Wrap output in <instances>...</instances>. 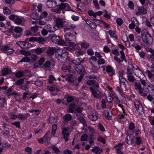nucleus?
<instances>
[{
  "label": "nucleus",
  "instance_id": "nucleus-1",
  "mask_svg": "<svg viewBox=\"0 0 154 154\" xmlns=\"http://www.w3.org/2000/svg\"><path fill=\"white\" fill-rule=\"evenodd\" d=\"M87 84L89 86H93L90 88L91 91L93 96H100V93L96 90L99 88V85L98 83L94 79H90L87 81Z\"/></svg>",
  "mask_w": 154,
  "mask_h": 154
},
{
  "label": "nucleus",
  "instance_id": "nucleus-2",
  "mask_svg": "<svg viewBox=\"0 0 154 154\" xmlns=\"http://www.w3.org/2000/svg\"><path fill=\"white\" fill-rule=\"evenodd\" d=\"M60 53L56 54V57L58 60L62 63H65L68 57V54L65 50H60Z\"/></svg>",
  "mask_w": 154,
  "mask_h": 154
},
{
  "label": "nucleus",
  "instance_id": "nucleus-3",
  "mask_svg": "<svg viewBox=\"0 0 154 154\" xmlns=\"http://www.w3.org/2000/svg\"><path fill=\"white\" fill-rule=\"evenodd\" d=\"M66 41L69 45L75 46V44L74 42H71L75 40L76 38V36L70 32H68L64 35Z\"/></svg>",
  "mask_w": 154,
  "mask_h": 154
},
{
  "label": "nucleus",
  "instance_id": "nucleus-4",
  "mask_svg": "<svg viewBox=\"0 0 154 154\" xmlns=\"http://www.w3.org/2000/svg\"><path fill=\"white\" fill-rule=\"evenodd\" d=\"M134 87L135 89L139 91V93L141 94V95L143 96H152L151 95L144 92L141 88V85L140 83L134 82Z\"/></svg>",
  "mask_w": 154,
  "mask_h": 154
},
{
  "label": "nucleus",
  "instance_id": "nucleus-5",
  "mask_svg": "<svg viewBox=\"0 0 154 154\" xmlns=\"http://www.w3.org/2000/svg\"><path fill=\"white\" fill-rule=\"evenodd\" d=\"M147 35L143 34L142 35L143 40L145 43L148 44H150L153 42V38L152 37L149 35L148 31H146Z\"/></svg>",
  "mask_w": 154,
  "mask_h": 154
},
{
  "label": "nucleus",
  "instance_id": "nucleus-6",
  "mask_svg": "<svg viewBox=\"0 0 154 154\" xmlns=\"http://www.w3.org/2000/svg\"><path fill=\"white\" fill-rule=\"evenodd\" d=\"M136 110L139 115L143 114L144 113V110L142 105L137 100H135L134 102Z\"/></svg>",
  "mask_w": 154,
  "mask_h": 154
},
{
  "label": "nucleus",
  "instance_id": "nucleus-7",
  "mask_svg": "<svg viewBox=\"0 0 154 154\" xmlns=\"http://www.w3.org/2000/svg\"><path fill=\"white\" fill-rule=\"evenodd\" d=\"M1 50L4 51V53L7 55H11L14 52V50L8 45L3 46L0 48Z\"/></svg>",
  "mask_w": 154,
  "mask_h": 154
},
{
  "label": "nucleus",
  "instance_id": "nucleus-8",
  "mask_svg": "<svg viewBox=\"0 0 154 154\" xmlns=\"http://www.w3.org/2000/svg\"><path fill=\"white\" fill-rule=\"evenodd\" d=\"M29 41H36L40 44H43L46 41V39L44 38L40 37L36 38L32 37L29 38Z\"/></svg>",
  "mask_w": 154,
  "mask_h": 154
},
{
  "label": "nucleus",
  "instance_id": "nucleus-9",
  "mask_svg": "<svg viewBox=\"0 0 154 154\" xmlns=\"http://www.w3.org/2000/svg\"><path fill=\"white\" fill-rule=\"evenodd\" d=\"M62 134L63 135V138L66 141L68 140V138L69 135V128L68 127H66L63 128Z\"/></svg>",
  "mask_w": 154,
  "mask_h": 154
},
{
  "label": "nucleus",
  "instance_id": "nucleus-10",
  "mask_svg": "<svg viewBox=\"0 0 154 154\" xmlns=\"http://www.w3.org/2000/svg\"><path fill=\"white\" fill-rule=\"evenodd\" d=\"M16 44L19 45L22 48L25 49L29 48L30 45L28 42L23 41L17 42H16Z\"/></svg>",
  "mask_w": 154,
  "mask_h": 154
},
{
  "label": "nucleus",
  "instance_id": "nucleus-11",
  "mask_svg": "<svg viewBox=\"0 0 154 154\" xmlns=\"http://www.w3.org/2000/svg\"><path fill=\"white\" fill-rule=\"evenodd\" d=\"M56 25L59 28H62L64 26L65 22L61 18H58L56 20Z\"/></svg>",
  "mask_w": 154,
  "mask_h": 154
},
{
  "label": "nucleus",
  "instance_id": "nucleus-12",
  "mask_svg": "<svg viewBox=\"0 0 154 154\" xmlns=\"http://www.w3.org/2000/svg\"><path fill=\"white\" fill-rule=\"evenodd\" d=\"M106 71L109 76H111L115 74V71L110 65H108L106 67Z\"/></svg>",
  "mask_w": 154,
  "mask_h": 154
},
{
  "label": "nucleus",
  "instance_id": "nucleus-13",
  "mask_svg": "<svg viewBox=\"0 0 154 154\" xmlns=\"http://www.w3.org/2000/svg\"><path fill=\"white\" fill-rule=\"evenodd\" d=\"M61 10H64L66 11L70 10L71 8L70 6L66 3L61 4L59 7Z\"/></svg>",
  "mask_w": 154,
  "mask_h": 154
},
{
  "label": "nucleus",
  "instance_id": "nucleus-14",
  "mask_svg": "<svg viewBox=\"0 0 154 154\" xmlns=\"http://www.w3.org/2000/svg\"><path fill=\"white\" fill-rule=\"evenodd\" d=\"M75 70L80 74H82L85 71V69L83 66L81 65L76 66L75 67Z\"/></svg>",
  "mask_w": 154,
  "mask_h": 154
},
{
  "label": "nucleus",
  "instance_id": "nucleus-15",
  "mask_svg": "<svg viewBox=\"0 0 154 154\" xmlns=\"http://www.w3.org/2000/svg\"><path fill=\"white\" fill-rule=\"evenodd\" d=\"M76 116L78 120H79L80 122L83 124L84 127L87 126L85 119H84L83 117L80 114H76Z\"/></svg>",
  "mask_w": 154,
  "mask_h": 154
},
{
  "label": "nucleus",
  "instance_id": "nucleus-16",
  "mask_svg": "<svg viewBox=\"0 0 154 154\" xmlns=\"http://www.w3.org/2000/svg\"><path fill=\"white\" fill-rule=\"evenodd\" d=\"M15 23L18 25H23L25 22V20L23 18H20L18 16L14 20Z\"/></svg>",
  "mask_w": 154,
  "mask_h": 154
},
{
  "label": "nucleus",
  "instance_id": "nucleus-17",
  "mask_svg": "<svg viewBox=\"0 0 154 154\" xmlns=\"http://www.w3.org/2000/svg\"><path fill=\"white\" fill-rule=\"evenodd\" d=\"M136 71L134 72L135 75L138 78H141V77L143 76V74L142 71L140 70L138 67L137 66L135 69Z\"/></svg>",
  "mask_w": 154,
  "mask_h": 154
},
{
  "label": "nucleus",
  "instance_id": "nucleus-18",
  "mask_svg": "<svg viewBox=\"0 0 154 154\" xmlns=\"http://www.w3.org/2000/svg\"><path fill=\"white\" fill-rule=\"evenodd\" d=\"M14 86H11L8 88L7 90V94H10L11 95H19L15 91H13L11 93L12 90L14 89Z\"/></svg>",
  "mask_w": 154,
  "mask_h": 154
},
{
  "label": "nucleus",
  "instance_id": "nucleus-19",
  "mask_svg": "<svg viewBox=\"0 0 154 154\" xmlns=\"http://www.w3.org/2000/svg\"><path fill=\"white\" fill-rule=\"evenodd\" d=\"M147 13L146 10L143 7L138 8V11L136 13V14L139 15L141 14H144Z\"/></svg>",
  "mask_w": 154,
  "mask_h": 154
},
{
  "label": "nucleus",
  "instance_id": "nucleus-20",
  "mask_svg": "<svg viewBox=\"0 0 154 154\" xmlns=\"http://www.w3.org/2000/svg\"><path fill=\"white\" fill-rule=\"evenodd\" d=\"M103 115L106 119L109 120V118L112 116V112L108 110H105L103 112Z\"/></svg>",
  "mask_w": 154,
  "mask_h": 154
},
{
  "label": "nucleus",
  "instance_id": "nucleus-21",
  "mask_svg": "<svg viewBox=\"0 0 154 154\" xmlns=\"http://www.w3.org/2000/svg\"><path fill=\"white\" fill-rule=\"evenodd\" d=\"M14 26H11L8 30V32L10 33V35L11 36L12 35L15 38L19 37L20 36V35H17V34H15V33H14L13 31H14Z\"/></svg>",
  "mask_w": 154,
  "mask_h": 154
},
{
  "label": "nucleus",
  "instance_id": "nucleus-22",
  "mask_svg": "<svg viewBox=\"0 0 154 154\" xmlns=\"http://www.w3.org/2000/svg\"><path fill=\"white\" fill-rule=\"evenodd\" d=\"M126 139L127 143L128 144H132L134 141V136L133 134H131L127 136Z\"/></svg>",
  "mask_w": 154,
  "mask_h": 154
},
{
  "label": "nucleus",
  "instance_id": "nucleus-23",
  "mask_svg": "<svg viewBox=\"0 0 154 154\" xmlns=\"http://www.w3.org/2000/svg\"><path fill=\"white\" fill-rule=\"evenodd\" d=\"M56 50L55 47L49 48L47 49V53L49 56H51L54 54Z\"/></svg>",
  "mask_w": 154,
  "mask_h": 154
},
{
  "label": "nucleus",
  "instance_id": "nucleus-24",
  "mask_svg": "<svg viewBox=\"0 0 154 154\" xmlns=\"http://www.w3.org/2000/svg\"><path fill=\"white\" fill-rule=\"evenodd\" d=\"M75 105L74 103H71L69 106V111L68 112L70 113H74V109L75 108Z\"/></svg>",
  "mask_w": 154,
  "mask_h": 154
},
{
  "label": "nucleus",
  "instance_id": "nucleus-25",
  "mask_svg": "<svg viewBox=\"0 0 154 154\" xmlns=\"http://www.w3.org/2000/svg\"><path fill=\"white\" fill-rule=\"evenodd\" d=\"M30 17L32 19L37 20H40L41 18L40 16L38 15L36 13H33L31 15Z\"/></svg>",
  "mask_w": 154,
  "mask_h": 154
},
{
  "label": "nucleus",
  "instance_id": "nucleus-26",
  "mask_svg": "<svg viewBox=\"0 0 154 154\" xmlns=\"http://www.w3.org/2000/svg\"><path fill=\"white\" fill-rule=\"evenodd\" d=\"M102 151V150L100 149L99 147L97 146H94L92 149V152L96 154H100Z\"/></svg>",
  "mask_w": 154,
  "mask_h": 154
},
{
  "label": "nucleus",
  "instance_id": "nucleus-27",
  "mask_svg": "<svg viewBox=\"0 0 154 154\" xmlns=\"http://www.w3.org/2000/svg\"><path fill=\"white\" fill-rule=\"evenodd\" d=\"M63 118L64 121L68 122L71 120L72 116L70 114H68L64 115Z\"/></svg>",
  "mask_w": 154,
  "mask_h": 154
},
{
  "label": "nucleus",
  "instance_id": "nucleus-28",
  "mask_svg": "<svg viewBox=\"0 0 154 154\" xmlns=\"http://www.w3.org/2000/svg\"><path fill=\"white\" fill-rule=\"evenodd\" d=\"M49 132H48L46 133L44 136L42 138L38 140L39 142L40 143H43V141L47 142L48 141V134Z\"/></svg>",
  "mask_w": 154,
  "mask_h": 154
},
{
  "label": "nucleus",
  "instance_id": "nucleus-29",
  "mask_svg": "<svg viewBox=\"0 0 154 154\" xmlns=\"http://www.w3.org/2000/svg\"><path fill=\"white\" fill-rule=\"evenodd\" d=\"M97 59L96 57L95 56H92L90 59L89 62L92 66H94L95 65V63H96L97 64Z\"/></svg>",
  "mask_w": 154,
  "mask_h": 154
},
{
  "label": "nucleus",
  "instance_id": "nucleus-30",
  "mask_svg": "<svg viewBox=\"0 0 154 154\" xmlns=\"http://www.w3.org/2000/svg\"><path fill=\"white\" fill-rule=\"evenodd\" d=\"M60 37L55 35H53L51 38V40L52 42L55 43H57L59 42L60 40Z\"/></svg>",
  "mask_w": 154,
  "mask_h": 154
},
{
  "label": "nucleus",
  "instance_id": "nucleus-31",
  "mask_svg": "<svg viewBox=\"0 0 154 154\" xmlns=\"http://www.w3.org/2000/svg\"><path fill=\"white\" fill-rule=\"evenodd\" d=\"M11 70L8 68H4L2 71V75L3 76L6 75L8 74L11 73Z\"/></svg>",
  "mask_w": 154,
  "mask_h": 154
},
{
  "label": "nucleus",
  "instance_id": "nucleus-32",
  "mask_svg": "<svg viewBox=\"0 0 154 154\" xmlns=\"http://www.w3.org/2000/svg\"><path fill=\"white\" fill-rule=\"evenodd\" d=\"M3 13L5 15H8L11 13V11L7 7H4L3 8Z\"/></svg>",
  "mask_w": 154,
  "mask_h": 154
},
{
  "label": "nucleus",
  "instance_id": "nucleus-33",
  "mask_svg": "<svg viewBox=\"0 0 154 154\" xmlns=\"http://www.w3.org/2000/svg\"><path fill=\"white\" fill-rule=\"evenodd\" d=\"M108 33L112 38H113L117 39L118 37L115 34V32L110 30L108 31Z\"/></svg>",
  "mask_w": 154,
  "mask_h": 154
},
{
  "label": "nucleus",
  "instance_id": "nucleus-34",
  "mask_svg": "<svg viewBox=\"0 0 154 154\" xmlns=\"http://www.w3.org/2000/svg\"><path fill=\"white\" fill-rule=\"evenodd\" d=\"M62 69L64 71L69 72L71 70V67L69 65H64L62 66Z\"/></svg>",
  "mask_w": 154,
  "mask_h": 154
},
{
  "label": "nucleus",
  "instance_id": "nucleus-35",
  "mask_svg": "<svg viewBox=\"0 0 154 154\" xmlns=\"http://www.w3.org/2000/svg\"><path fill=\"white\" fill-rule=\"evenodd\" d=\"M71 61L73 63L76 65V66L80 65L81 63V60L80 58H78L74 60H72Z\"/></svg>",
  "mask_w": 154,
  "mask_h": 154
},
{
  "label": "nucleus",
  "instance_id": "nucleus-36",
  "mask_svg": "<svg viewBox=\"0 0 154 154\" xmlns=\"http://www.w3.org/2000/svg\"><path fill=\"white\" fill-rule=\"evenodd\" d=\"M29 82L27 81L25 83L24 85L21 86L20 87V88L23 90L26 91L27 89L28 88L29 84Z\"/></svg>",
  "mask_w": 154,
  "mask_h": 154
},
{
  "label": "nucleus",
  "instance_id": "nucleus-37",
  "mask_svg": "<svg viewBox=\"0 0 154 154\" xmlns=\"http://www.w3.org/2000/svg\"><path fill=\"white\" fill-rule=\"evenodd\" d=\"M127 78L128 80L131 82H134L136 81V79L133 75H127Z\"/></svg>",
  "mask_w": 154,
  "mask_h": 154
},
{
  "label": "nucleus",
  "instance_id": "nucleus-38",
  "mask_svg": "<svg viewBox=\"0 0 154 154\" xmlns=\"http://www.w3.org/2000/svg\"><path fill=\"white\" fill-rule=\"evenodd\" d=\"M45 49L44 48H38L35 50V51L37 54H40L44 51Z\"/></svg>",
  "mask_w": 154,
  "mask_h": 154
},
{
  "label": "nucleus",
  "instance_id": "nucleus-39",
  "mask_svg": "<svg viewBox=\"0 0 154 154\" xmlns=\"http://www.w3.org/2000/svg\"><path fill=\"white\" fill-rule=\"evenodd\" d=\"M92 66L93 67L91 68V72H93L94 73L97 72L98 69L99 68H100L99 66H95L94 65Z\"/></svg>",
  "mask_w": 154,
  "mask_h": 154
},
{
  "label": "nucleus",
  "instance_id": "nucleus-40",
  "mask_svg": "<svg viewBox=\"0 0 154 154\" xmlns=\"http://www.w3.org/2000/svg\"><path fill=\"white\" fill-rule=\"evenodd\" d=\"M22 30L23 29L21 27L18 26L14 27V29L15 32L19 34L22 32Z\"/></svg>",
  "mask_w": 154,
  "mask_h": 154
},
{
  "label": "nucleus",
  "instance_id": "nucleus-41",
  "mask_svg": "<svg viewBox=\"0 0 154 154\" xmlns=\"http://www.w3.org/2000/svg\"><path fill=\"white\" fill-rule=\"evenodd\" d=\"M20 52L21 54L29 56L31 55V52L28 51L22 50L20 51Z\"/></svg>",
  "mask_w": 154,
  "mask_h": 154
},
{
  "label": "nucleus",
  "instance_id": "nucleus-42",
  "mask_svg": "<svg viewBox=\"0 0 154 154\" xmlns=\"http://www.w3.org/2000/svg\"><path fill=\"white\" fill-rule=\"evenodd\" d=\"M89 119L92 121H95L97 119V117L95 114H92L90 115L89 117Z\"/></svg>",
  "mask_w": 154,
  "mask_h": 154
},
{
  "label": "nucleus",
  "instance_id": "nucleus-43",
  "mask_svg": "<svg viewBox=\"0 0 154 154\" xmlns=\"http://www.w3.org/2000/svg\"><path fill=\"white\" fill-rule=\"evenodd\" d=\"M30 61V59L27 57H25L22 58L19 62H28Z\"/></svg>",
  "mask_w": 154,
  "mask_h": 154
},
{
  "label": "nucleus",
  "instance_id": "nucleus-44",
  "mask_svg": "<svg viewBox=\"0 0 154 154\" xmlns=\"http://www.w3.org/2000/svg\"><path fill=\"white\" fill-rule=\"evenodd\" d=\"M34 84L36 86L38 87L41 86L42 85L43 82L41 80H37L36 81L34 82Z\"/></svg>",
  "mask_w": 154,
  "mask_h": 154
},
{
  "label": "nucleus",
  "instance_id": "nucleus-45",
  "mask_svg": "<svg viewBox=\"0 0 154 154\" xmlns=\"http://www.w3.org/2000/svg\"><path fill=\"white\" fill-rule=\"evenodd\" d=\"M24 79L22 78L17 81L14 84L15 85L20 86L24 82Z\"/></svg>",
  "mask_w": 154,
  "mask_h": 154
},
{
  "label": "nucleus",
  "instance_id": "nucleus-46",
  "mask_svg": "<svg viewBox=\"0 0 154 154\" xmlns=\"http://www.w3.org/2000/svg\"><path fill=\"white\" fill-rule=\"evenodd\" d=\"M119 83L120 86L122 85V83H127V82L123 77H119Z\"/></svg>",
  "mask_w": 154,
  "mask_h": 154
},
{
  "label": "nucleus",
  "instance_id": "nucleus-47",
  "mask_svg": "<svg viewBox=\"0 0 154 154\" xmlns=\"http://www.w3.org/2000/svg\"><path fill=\"white\" fill-rule=\"evenodd\" d=\"M48 32H53V30L52 29V28L50 24H48L45 26L44 27Z\"/></svg>",
  "mask_w": 154,
  "mask_h": 154
},
{
  "label": "nucleus",
  "instance_id": "nucleus-48",
  "mask_svg": "<svg viewBox=\"0 0 154 154\" xmlns=\"http://www.w3.org/2000/svg\"><path fill=\"white\" fill-rule=\"evenodd\" d=\"M38 29V26L37 25H35L33 27H32L30 29L32 32H35L37 31Z\"/></svg>",
  "mask_w": 154,
  "mask_h": 154
},
{
  "label": "nucleus",
  "instance_id": "nucleus-49",
  "mask_svg": "<svg viewBox=\"0 0 154 154\" xmlns=\"http://www.w3.org/2000/svg\"><path fill=\"white\" fill-rule=\"evenodd\" d=\"M84 109L82 107H77L75 110L74 113H79L82 114V111Z\"/></svg>",
  "mask_w": 154,
  "mask_h": 154
},
{
  "label": "nucleus",
  "instance_id": "nucleus-50",
  "mask_svg": "<svg viewBox=\"0 0 154 154\" xmlns=\"http://www.w3.org/2000/svg\"><path fill=\"white\" fill-rule=\"evenodd\" d=\"M51 148L53 149V153H57L58 152H59L60 151L58 148L55 146H52Z\"/></svg>",
  "mask_w": 154,
  "mask_h": 154
},
{
  "label": "nucleus",
  "instance_id": "nucleus-51",
  "mask_svg": "<svg viewBox=\"0 0 154 154\" xmlns=\"http://www.w3.org/2000/svg\"><path fill=\"white\" fill-rule=\"evenodd\" d=\"M105 63V60L101 58L100 57L99 58V60L97 61V64L98 66H99V64H103Z\"/></svg>",
  "mask_w": 154,
  "mask_h": 154
},
{
  "label": "nucleus",
  "instance_id": "nucleus-52",
  "mask_svg": "<svg viewBox=\"0 0 154 154\" xmlns=\"http://www.w3.org/2000/svg\"><path fill=\"white\" fill-rule=\"evenodd\" d=\"M132 23L135 26H138L139 25V23L137 19L135 18L132 19L131 20Z\"/></svg>",
  "mask_w": 154,
  "mask_h": 154
},
{
  "label": "nucleus",
  "instance_id": "nucleus-53",
  "mask_svg": "<svg viewBox=\"0 0 154 154\" xmlns=\"http://www.w3.org/2000/svg\"><path fill=\"white\" fill-rule=\"evenodd\" d=\"M122 89L121 87H118L117 88L116 90V91L119 94V95H120L121 96H123L124 93L122 92Z\"/></svg>",
  "mask_w": 154,
  "mask_h": 154
},
{
  "label": "nucleus",
  "instance_id": "nucleus-54",
  "mask_svg": "<svg viewBox=\"0 0 154 154\" xmlns=\"http://www.w3.org/2000/svg\"><path fill=\"white\" fill-rule=\"evenodd\" d=\"M89 46V43L85 42H83L81 44V47L84 48H87Z\"/></svg>",
  "mask_w": 154,
  "mask_h": 154
},
{
  "label": "nucleus",
  "instance_id": "nucleus-55",
  "mask_svg": "<svg viewBox=\"0 0 154 154\" xmlns=\"http://www.w3.org/2000/svg\"><path fill=\"white\" fill-rule=\"evenodd\" d=\"M47 4L48 6L49 7L51 8L52 7H53L54 6L53 1H48L47 2Z\"/></svg>",
  "mask_w": 154,
  "mask_h": 154
},
{
  "label": "nucleus",
  "instance_id": "nucleus-56",
  "mask_svg": "<svg viewBox=\"0 0 154 154\" xmlns=\"http://www.w3.org/2000/svg\"><path fill=\"white\" fill-rule=\"evenodd\" d=\"M133 69H130L129 67H128L127 68V75H133Z\"/></svg>",
  "mask_w": 154,
  "mask_h": 154
},
{
  "label": "nucleus",
  "instance_id": "nucleus-57",
  "mask_svg": "<svg viewBox=\"0 0 154 154\" xmlns=\"http://www.w3.org/2000/svg\"><path fill=\"white\" fill-rule=\"evenodd\" d=\"M148 88L147 89L148 91H154V86L152 84L148 85Z\"/></svg>",
  "mask_w": 154,
  "mask_h": 154
},
{
  "label": "nucleus",
  "instance_id": "nucleus-58",
  "mask_svg": "<svg viewBox=\"0 0 154 154\" xmlns=\"http://www.w3.org/2000/svg\"><path fill=\"white\" fill-rule=\"evenodd\" d=\"M15 75L16 77L17 78H20L23 76V73L21 72L18 71L15 73Z\"/></svg>",
  "mask_w": 154,
  "mask_h": 154
},
{
  "label": "nucleus",
  "instance_id": "nucleus-59",
  "mask_svg": "<svg viewBox=\"0 0 154 154\" xmlns=\"http://www.w3.org/2000/svg\"><path fill=\"white\" fill-rule=\"evenodd\" d=\"M123 144L122 143H120L117 145H116L115 148L116 150H121V149L122 147Z\"/></svg>",
  "mask_w": 154,
  "mask_h": 154
},
{
  "label": "nucleus",
  "instance_id": "nucleus-60",
  "mask_svg": "<svg viewBox=\"0 0 154 154\" xmlns=\"http://www.w3.org/2000/svg\"><path fill=\"white\" fill-rule=\"evenodd\" d=\"M11 124L13 125H14L16 127L19 128H20V123L19 122H17L12 123Z\"/></svg>",
  "mask_w": 154,
  "mask_h": 154
},
{
  "label": "nucleus",
  "instance_id": "nucleus-61",
  "mask_svg": "<svg viewBox=\"0 0 154 154\" xmlns=\"http://www.w3.org/2000/svg\"><path fill=\"white\" fill-rule=\"evenodd\" d=\"M66 43V42L64 41V40L60 38V40H59V42L57 43L58 45H62L65 44Z\"/></svg>",
  "mask_w": 154,
  "mask_h": 154
},
{
  "label": "nucleus",
  "instance_id": "nucleus-62",
  "mask_svg": "<svg viewBox=\"0 0 154 154\" xmlns=\"http://www.w3.org/2000/svg\"><path fill=\"white\" fill-rule=\"evenodd\" d=\"M135 128L134 124L133 122L130 123L129 126V129L130 130H133Z\"/></svg>",
  "mask_w": 154,
  "mask_h": 154
},
{
  "label": "nucleus",
  "instance_id": "nucleus-63",
  "mask_svg": "<svg viewBox=\"0 0 154 154\" xmlns=\"http://www.w3.org/2000/svg\"><path fill=\"white\" fill-rule=\"evenodd\" d=\"M82 4H81V5L78 4L77 5V7L79 9L80 11H84L85 10V8L82 7Z\"/></svg>",
  "mask_w": 154,
  "mask_h": 154
},
{
  "label": "nucleus",
  "instance_id": "nucleus-64",
  "mask_svg": "<svg viewBox=\"0 0 154 154\" xmlns=\"http://www.w3.org/2000/svg\"><path fill=\"white\" fill-rule=\"evenodd\" d=\"M116 22L118 25L121 26L123 23V20L121 18H119L116 20Z\"/></svg>",
  "mask_w": 154,
  "mask_h": 154
}]
</instances>
